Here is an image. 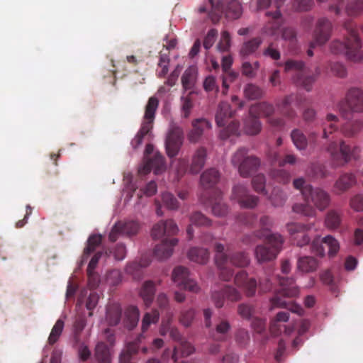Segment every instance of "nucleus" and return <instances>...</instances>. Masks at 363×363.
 Segmentation results:
<instances>
[{"instance_id": "f257e3e1", "label": "nucleus", "mask_w": 363, "mask_h": 363, "mask_svg": "<svg viewBox=\"0 0 363 363\" xmlns=\"http://www.w3.org/2000/svg\"><path fill=\"white\" fill-rule=\"evenodd\" d=\"M347 32L345 41L334 40L330 43V50L333 54H344L352 62L363 63V50L358 36L356 26L352 20H346L342 25Z\"/></svg>"}, {"instance_id": "f03ea898", "label": "nucleus", "mask_w": 363, "mask_h": 363, "mask_svg": "<svg viewBox=\"0 0 363 363\" xmlns=\"http://www.w3.org/2000/svg\"><path fill=\"white\" fill-rule=\"evenodd\" d=\"M303 199L306 203H295L292 210L296 213L310 218L316 216L315 208L323 211L330 206L331 201L330 194L320 187H307L303 190Z\"/></svg>"}, {"instance_id": "7ed1b4c3", "label": "nucleus", "mask_w": 363, "mask_h": 363, "mask_svg": "<svg viewBox=\"0 0 363 363\" xmlns=\"http://www.w3.org/2000/svg\"><path fill=\"white\" fill-rule=\"evenodd\" d=\"M280 290L271 299L270 310L274 308H286L291 312L301 315L303 309L294 302H286L284 298H294L299 294V289L295 284L294 279L288 277H279Z\"/></svg>"}, {"instance_id": "20e7f679", "label": "nucleus", "mask_w": 363, "mask_h": 363, "mask_svg": "<svg viewBox=\"0 0 363 363\" xmlns=\"http://www.w3.org/2000/svg\"><path fill=\"white\" fill-rule=\"evenodd\" d=\"M265 242L256 246L255 257L259 264L271 262L275 259L282 249L284 240L279 233L267 236Z\"/></svg>"}, {"instance_id": "39448f33", "label": "nucleus", "mask_w": 363, "mask_h": 363, "mask_svg": "<svg viewBox=\"0 0 363 363\" xmlns=\"http://www.w3.org/2000/svg\"><path fill=\"white\" fill-rule=\"evenodd\" d=\"M326 150L333 162L337 166H343L352 160H357L360 152L358 146H351L343 140H341L339 144L336 141L330 142Z\"/></svg>"}, {"instance_id": "423d86ee", "label": "nucleus", "mask_w": 363, "mask_h": 363, "mask_svg": "<svg viewBox=\"0 0 363 363\" xmlns=\"http://www.w3.org/2000/svg\"><path fill=\"white\" fill-rule=\"evenodd\" d=\"M231 163L238 169L240 175L245 178L255 173L261 164L257 157L248 155V149L246 147H240L233 154Z\"/></svg>"}, {"instance_id": "0eeeda50", "label": "nucleus", "mask_w": 363, "mask_h": 363, "mask_svg": "<svg viewBox=\"0 0 363 363\" xmlns=\"http://www.w3.org/2000/svg\"><path fill=\"white\" fill-rule=\"evenodd\" d=\"M159 106V100L155 96H152L148 99L145 106V115L141 127L131 141V145L133 149L138 148L143 142L145 136L151 133L153 128V123L155 116V112Z\"/></svg>"}, {"instance_id": "6e6552de", "label": "nucleus", "mask_w": 363, "mask_h": 363, "mask_svg": "<svg viewBox=\"0 0 363 363\" xmlns=\"http://www.w3.org/2000/svg\"><path fill=\"white\" fill-rule=\"evenodd\" d=\"M340 113L344 118H348L353 113L363 112V90L359 88L350 89L345 95V101L338 104Z\"/></svg>"}, {"instance_id": "1a4fd4ad", "label": "nucleus", "mask_w": 363, "mask_h": 363, "mask_svg": "<svg viewBox=\"0 0 363 363\" xmlns=\"http://www.w3.org/2000/svg\"><path fill=\"white\" fill-rule=\"evenodd\" d=\"M313 226V223L303 224L301 223H291L286 225L287 231L291 235L294 245L303 247L310 242L311 238L308 231Z\"/></svg>"}, {"instance_id": "9d476101", "label": "nucleus", "mask_w": 363, "mask_h": 363, "mask_svg": "<svg viewBox=\"0 0 363 363\" xmlns=\"http://www.w3.org/2000/svg\"><path fill=\"white\" fill-rule=\"evenodd\" d=\"M215 261L220 270L219 277L224 281H229L233 276V270L228 267V257L225 252V246L216 242L214 245Z\"/></svg>"}, {"instance_id": "9b49d317", "label": "nucleus", "mask_w": 363, "mask_h": 363, "mask_svg": "<svg viewBox=\"0 0 363 363\" xmlns=\"http://www.w3.org/2000/svg\"><path fill=\"white\" fill-rule=\"evenodd\" d=\"M333 23L327 18H320L315 24L313 33L312 45L318 43L320 46L324 45L330 38L333 32Z\"/></svg>"}, {"instance_id": "f8f14e48", "label": "nucleus", "mask_w": 363, "mask_h": 363, "mask_svg": "<svg viewBox=\"0 0 363 363\" xmlns=\"http://www.w3.org/2000/svg\"><path fill=\"white\" fill-rule=\"evenodd\" d=\"M325 245L328 248L330 257L335 256L339 251L340 245L336 239L331 235H328L323 239L320 237L315 238L311 243V251L316 255L323 257L325 255Z\"/></svg>"}, {"instance_id": "ddd939ff", "label": "nucleus", "mask_w": 363, "mask_h": 363, "mask_svg": "<svg viewBox=\"0 0 363 363\" xmlns=\"http://www.w3.org/2000/svg\"><path fill=\"white\" fill-rule=\"evenodd\" d=\"M172 280L179 287L191 292L197 293L199 291L197 283L189 277V272L184 267L179 266L174 268Z\"/></svg>"}, {"instance_id": "4468645a", "label": "nucleus", "mask_w": 363, "mask_h": 363, "mask_svg": "<svg viewBox=\"0 0 363 363\" xmlns=\"http://www.w3.org/2000/svg\"><path fill=\"white\" fill-rule=\"evenodd\" d=\"M231 198L245 208H254L259 202L258 196L250 194L247 187L241 184L233 187Z\"/></svg>"}, {"instance_id": "2eb2a0df", "label": "nucleus", "mask_w": 363, "mask_h": 363, "mask_svg": "<svg viewBox=\"0 0 363 363\" xmlns=\"http://www.w3.org/2000/svg\"><path fill=\"white\" fill-rule=\"evenodd\" d=\"M140 224L136 220L119 221L112 228L108 238L115 242L119 235L132 236L138 233Z\"/></svg>"}, {"instance_id": "dca6fc26", "label": "nucleus", "mask_w": 363, "mask_h": 363, "mask_svg": "<svg viewBox=\"0 0 363 363\" xmlns=\"http://www.w3.org/2000/svg\"><path fill=\"white\" fill-rule=\"evenodd\" d=\"M182 143V130L178 127L172 128L167 134L165 141V148L167 155L169 157H174L177 156Z\"/></svg>"}, {"instance_id": "f3484780", "label": "nucleus", "mask_w": 363, "mask_h": 363, "mask_svg": "<svg viewBox=\"0 0 363 363\" xmlns=\"http://www.w3.org/2000/svg\"><path fill=\"white\" fill-rule=\"evenodd\" d=\"M235 284L242 289L247 297H252L255 295L257 283L255 278L249 277L245 270L238 272L234 278Z\"/></svg>"}, {"instance_id": "a211bd4d", "label": "nucleus", "mask_w": 363, "mask_h": 363, "mask_svg": "<svg viewBox=\"0 0 363 363\" xmlns=\"http://www.w3.org/2000/svg\"><path fill=\"white\" fill-rule=\"evenodd\" d=\"M179 231L177 224L173 220H160L152 229V237L155 240L160 239L164 236L170 237L176 235Z\"/></svg>"}, {"instance_id": "6ab92c4d", "label": "nucleus", "mask_w": 363, "mask_h": 363, "mask_svg": "<svg viewBox=\"0 0 363 363\" xmlns=\"http://www.w3.org/2000/svg\"><path fill=\"white\" fill-rule=\"evenodd\" d=\"M320 73V68L319 67H316L313 74H306L304 71L303 73L294 74L293 76V81L297 86L302 87L306 91L309 92L313 89V86Z\"/></svg>"}, {"instance_id": "aec40b11", "label": "nucleus", "mask_w": 363, "mask_h": 363, "mask_svg": "<svg viewBox=\"0 0 363 363\" xmlns=\"http://www.w3.org/2000/svg\"><path fill=\"white\" fill-rule=\"evenodd\" d=\"M266 16L269 21L264 26L262 32L268 35L275 36L283 23L281 13L279 10H276L274 12L267 11Z\"/></svg>"}, {"instance_id": "412c9836", "label": "nucleus", "mask_w": 363, "mask_h": 363, "mask_svg": "<svg viewBox=\"0 0 363 363\" xmlns=\"http://www.w3.org/2000/svg\"><path fill=\"white\" fill-rule=\"evenodd\" d=\"M291 138L297 150L302 151L307 148L308 142L314 143L317 138V133L315 132L311 133L308 139L306 135L300 129H294L291 133Z\"/></svg>"}, {"instance_id": "4be33fe9", "label": "nucleus", "mask_w": 363, "mask_h": 363, "mask_svg": "<svg viewBox=\"0 0 363 363\" xmlns=\"http://www.w3.org/2000/svg\"><path fill=\"white\" fill-rule=\"evenodd\" d=\"M222 192L219 189H213L209 196V202L212 205V213L218 217H223L228 213V206L221 201Z\"/></svg>"}, {"instance_id": "5701e85b", "label": "nucleus", "mask_w": 363, "mask_h": 363, "mask_svg": "<svg viewBox=\"0 0 363 363\" xmlns=\"http://www.w3.org/2000/svg\"><path fill=\"white\" fill-rule=\"evenodd\" d=\"M178 243V239H164L162 242L157 245L154 249V255L159 259L169 258L173 253V249Z\"/></svg>"}, {"instance_id": "b1692460", "label": "nucleus", "mask_w": 363, "mask_h": 363, "mask_svg": "<svg viewBox=\"0 0 363 363\" xmlns=\"http://www.w3.org/2000/svg\"><path fill=\"white\" fill-rule=\"evenodd\" d=\"M211 128V123L206 118H197L192 121V129L188 134L191 143H197L201 138L204 130Z\"/></svg>"}, {"instance_id": "393cba45", "label": "nucleus", "mask_w": 363, "mask_h": 363, "mask_svg": "<svg viewBox=\"0 0 363 363\" xmlns=\"http://www.w3.org/2000/svg\"><path fill=\"white\" fill-rule=\"evenodd\" d=\"M235 111H233L230 105L226 101H221L218 106L216 113V122L218 126L224 127L228 120L234 116Z\"/></svg>"}, {"instance_id": "a878e982", "label": "nucleus", "mask_w": 363, "mask_h": 363, "mask_svg": "<svg viewBox=\"0 0 363 363\" xmlns=\"http://www.w3.org/2000/svg\"><path fill=\"white\" fill-rule=\"evenodd\" d=\"M207 157L206 148L201 146L194 152L191 157V162L189 166V171L191 174H198L205 165Z\"/></svg>"}, {"instance_id": "bb28decb", "label": "nucleus", "mask_w": 363, "mask_h": 363, "mask_svg": "<svg viewBox=\"0 0 363 363\" xmlns=\"http://www.w3.org/2000/svg\"><path fill=\"white\" fill-rule=\"evenodd\" d=\"M357 184L356 176L352 173H343L336 180L334 188L337 194L343 193Z\"/></svg>"}, {"instance_id": "cd10ccee", "label": "nucleus", "mask_w": 363, "mask_h": 363, "mask_svg": "<svg viewBox=\"0 0 363 363\" xmlns=\"http://www.w3.org/2000/svg\"><path fill=\"white\" fill-rule=\"evenodd\" d=\"M249 111L251 115L257 116L258 118L266 117L269 118L274 113V107L272 104L262 101L252 105Z\"/></svg>"}, {"instance_id": "c85d7f7f", "label": "nucleus", "mask_w": 363, "mask_h": 363, "mask_svg": "<svg viewBox=\"0 0 363 363\" xmlns=\"http://www.w3.org/2000/svg\"><path fill=\"white\" fill-rule=\"evenodd\" d=\"M273 226V218L267 215L262 216L259 218V228L255 233V235L259 239L267 238V236L272 234L271 231Z\"/></svg>"}, {"instance_id": "c756f323", "label": "nucleus", "mask_w": 363, "mask_h": 363, "mask_svg": "<svg viewBox=\"0 0 363 363\" xmlns=\"http://www.w3.org/2000/svg\"><path fill=\"white\" fill-rule=\"evenodd\" d=\"M197 69L194 66L189 67L182 76V84L184 91L194 89L197 79Z\"/></svg>"}, {"instance_id": "7c9ffc66", "label": "nucleus", "mask_w": 363, "mask_h": 363, "mask_svg": "<svg viewBox=\"0 0 363 363\" xmlns=\"http://www.w3.org/2000/svg\"><path fill=\"white\" fill-rule=\"evenodd\" d=\"M342 218V210L330 209L325 215V225L330 230H336L341 225Z\"/></svg>"}, {"instance_id": "2f4dec72", "label": "nucleus", "mask_w": 363, "mask_h": 363, "mask_svg": "<svg viewBox=\"0 0 363 363\" xmlns=\"http://www.w3.org/2000/svg\"><path fill=\"white\" fill-rule=\"evenodd\" d=\"M319 266L318 261L313 257L303 256L297 262V268L303 273H311L317 270Z\"/></svg>"}, {"instance_id": "473e14b6", "label": "nucleus", "mask_w": 363, "mask_h": 363, "mask_svg": "<svg viewBox=\"0 0 363 363\" xmlns=\"http://www.w3.org/2000/svg\"><path fill=\"white\" fill-rule=\"evenodd\" d=\"M225 252L228 257V263L230 265L237 267H245L250 264V259L245 252H238L231 254L228 249H225Z\"/></svg>"}, {"instance_id": "72a5a7b5", "label": "nucleus", "mask_w": 363, "mask_h": 363, "mask_svg": "<svg viewBox=\"0 0 363 363\" xmlns=\"http://www.w3.org/2000/svg\"><path fill=\"white\" fill-rule=\"evenodd\" d=\"M363 123L359 120H354L345 123L340 128L342 134L346 138H354L361 131Z\"/></svg>"}, {"instance_id": "f704fd0d", "label": "nucleus", "mask_w": 363, "mask_h": 363, "mask_svg": "<svg viewBox=\"0 0 363 363\" xmlns=\"http://www.w3.org/2000/svg\"><path fill=\"white\" fill-rule=\"evenodd\" d=\"M263 42L261 37H255L245 41L240 48V54L242 57L254 55Z\"/></svg>"}, {"instance_id": "c9c22d12", "label": "nucleus", "mask_w": 363, "mask_h": 363, "mask_svg": "<svg viewBox=\"0 0 363 363\" xmlns=\"http://www.w3.org/2000/svg\"><path fill=\"white\" fill-rule=\"evenodd\" d=\"M155 293V286L154 282L152 281H145L140 289V296L146 307H150L152 304Z\"/></svg>"}, {"instance_id": "e433bc0d", "label": "nucleus", "mask_w": 363, "mask_h": 363, "mask_svg": "<svg viewBox=\"0 0 363 363\" xmlns=\"http://www.w3.org/2000/svg\"><path fill=\"white\" fill-rule=\"evenodd\" d=\"M262 128V124L257 116L251 115L244 120L243 130L247 135H255L258 134Z\"/></svg>"}, {"instance_id": "4c0bfd02", "label": "nucleus", "mask_w": 363, "mask_h": 363, "mask_svg": "<svg viewBox=\"0 0 363 363\" xmlns=\"http://www.w3.org/2000/svg\"><path fill=\"white\" fill-rule=\"evenodd\" d=\"M220 179L219 172L215 168H210L202 173L201 184L206 189L213 188Z\"/></svg>"}, {"instance_id": "58836bf2", "label": "nucleus", "mask_w": 363, "mask_h": 363, "mask_svg": "<svg viewBox=\"0 0 363 363\" xmlns=\"http://www.w3.org/2000/svg\"><path fill=\"white\" fill-rule=\"evenodd\" d=\"M122 308L118 303H111L106 307V320L108 325H116L121 319Z\"/></svg>"}, {"instance_id": "ea45409f", "label": "nucleus", "mask_w": 363, "mask_h": 363, "mask_svg": "<svg viewBox=\"0 0 363 363\" xmlns=\"http://www.w3.org/2000/svg\"><path fill=\"white\" fill-rule=\"evenodd\" d=\"M140 312L136 306H130L125 311L123 323L129 330L133 329L139 321Z\"/></svg>"}, {"instance_id": "a19ab883", "label": "nucleus", "mask_w": 363, "mask_h": 363, "mask_svg": "<svg viewBox=\"0 0 363 363\" xmlns=\"http://www.w3.org/2000/svg\"><path fill=\"white\" fill-rule=\"evenodd\" d=\"M223 11L221 16L224 14L228 20L238 19L242 13L241 4L235 0L231 1L225 8L223 5Z\"/></svg>"}, {"instance_id": "79ce46f5", "label": "nucleus", "mask_w": 363, "mask_h": 363, "mask_svg": "<svg viewBox=\"0 0 363 363\" xmlns=\"http://www.w3.org/2000/svg\"><path fill=\"white\" fill-rule=\"evenodd\" d=\"M188 257L194 262L203 264L208 260L209 252L203 247H192L188 252Z\"/></svg>"}, {"instance_id": "37998d69", "label": "nucleus", "mask_w": 363, "mask_h": 363, "mask_svg": "<svg viewBox=\"0 0 363 363\" xmlns=\"http://www.w3.org/2000/svg\"><path fill=\"white\" fill-rule=\"evenodd\" d=\"M338 121L339 118L337 116L333 113L327 114L325 117V122L323 123V138H328L332 133L337 130L338 126L337 123Z\"/></svg>"}, {"instance_id": "c03bdc74", "label": "nucleus", "mask_w": 363, "mask_h": 363, "mask_svg": "<svg viewBox=\"0 0 363 363\" xmlns=\"http://www.w3.org/2000/svg\"><path fill=\"white\" fill-rule=\"evenodd\" d=\"M95 357L98 363H111V357L108 345L103 342H99L95 348Z\"/></svg>"}, {"instance_id": "a18cd8bd", "label": "nucleus", "mask_w": 363, "mask_h": 363, "mask_svg": "<svg viewBox=\"0 0 363 363\" xmlns=\"http://www.w3.org/2000/svg\"><path fill=\"white\" fill-rule=\"evenodd\" d=\"M231 328L230 323L226 319H220L215 328V339L223 341L226 339L227 334Z\"/></svg>"}, {"instance_id": "49530a36", "label": "nucleus", "mask_w": 363, "mask_h": 363, "mask_svg": "<svg viewBox=\"0 0 363 363\" xmlns=\"http://www.w3.org/2000/svg\"><path fill=\"white\" fill-rule=\"evenodd\" d=\"M243 92L245 96L249 100H257L261 99L264 94L262 88L252 83L246 84Z\"/></svg>"}, {"instance_id": "de8ad7c7", "label": "nucleus", "mask_w": 363, "mask_h": 363, "mask_svg": "<svg viewBox=\"0 0 363 363\" xmlns=\"http://www.w3.org/2000/svg\"><path fill=\"white\" fill-rule=\"evenodd\" d=\"M306 98L298 94H289L285 96L281 102L278 103L277 106L281 110L285 108L291 107V105L296 101V106H301L306 101Z\"/></svg>"}, {"instance_id": "09e8293b", "label": "nucleus", "mask_w": 363, "mask_h": 363, "mask_svg": "<svg viewBox=\"0 0 363 363\" xmlns=\"http://www.w3.org/2000/svg\"><path fill=\"white\" fill-rule=\"evenodd\" d=\"M208 3L211 5V11L208 13V16L213 23H217L221 18V14L223 11V0H219L216 3L214 2V0H208Z\"/></svg>"}, {"instance_id": "8fccbe9b", "label": "nucleus", "mask_w": 363, "mask_h": 363, "mask_svg": "<svg viewBox=\"0 0 363 363\" xmlns=\"http://www.w3.org/2000/svg\"><path fill=\"white\" fill-rule=\"evenodd\" d=\"M305 65L302 60L289 59L284 63V72H294L295 74H298L304 72Z\"/></svg>"}, {"instance_id": "3c124183", "label": "nucleus", "mask_w": 363, "mask_h": 363, "mask_svg": "<svg viewBox=\"0 0 363 363\" xmlns=\"http://www.w3.org/2000/svg\"><path fill=\"white\" fill-rule=\"evenodd\" d=\"M289 318V313L286 311L279 312L270 324V331L274 335H278L281 333L279 323L287 322Z\"/></svg>"}, {"instance_id": "603ef678", "label": "nucleus", "mask_w": 363, "mask_h": 363, "mask_svg": "<svg viewBox=\"0 0 363 363\" xmlns=\"http://www.w3.org/2000/svg\"><path fill=\"white\" fill-rule=\"evenodd\" d=\"M269 199L274 206L281 207L286 201L287 195L281 189L276 187L274 188Z\"/></svg>"}, {"instance_id": "864d4df0", "label": "nucleus", "mask_w": 363, "mask_h": 363, "mask_svg": "<svg viewBox=\"0 0 363 363\" xmlns=\"http://www.w3.org/2000/svg\"><path fill=\"white\" fill-rule=\"evenodd\" d=\"M160 318L159 311L153 309L151 312L146 313L142 320V331H147L151 324H155L158 322Z\"/></svg>"}, {"instance_id": "5fc2aeb1", "label": "nucleus", "mask_w": 363, "mask_h": 363, "mask_svg": "<svg viewBox=\"0 0 363 363\" xmlns=\"http://www.w3.org/2000/svg\"><path fill=\"white\" fill-rule=\"evenodd\" d=\"M345 11L349 16H358L363 12V0H351L347 3Z\"/></svg>"}, {"instance_id": "6e6d98bb", "label": "nucleus", "mask_w": 363, "mask_h": 363, "mask_svg": "<svg viewBox=\"0 0 363 363\" xmlns=\"http://www.w3.org/2000/svg\"><path fill=\"white\" fill-rule=\"evenodd\" d=\"M169 57L168 53L160 52V59L158 62V69L157 70V76L160 78H163L168 73Z\"/></svg>"}, {"instance_id": "4d7b16f0", "label": "nucleus", "mask_w": 363, "mask_h": 363, "mask_svg": "<svg viewBox=\"0 0 363 363\" xmlns=\"http://www.w3.org/2000/svg\"><path fill=\"white\" fill-rule=\"evenodd\" d=\"M147 161L156 174L163 171L165 168L164 158L159 152H156L151 158H149Z\"/></svg>"}, {"instance_id": "13d9d810", "label": "nucleus", "mask_w": 363, "mask_h": 363, "mask_svg": "<svg viewBox=\"0 0 363 363\" xmlns=\"http://www.w3.org/2000/svg\"><path fill=\"white\" fill-rule=\"evenodd\" d=\"M64 321L58 319L52 327L48 342L50 345H54L60 338L64 328Z\"/></svg>"}, {"instance_id": "bf43d9fd", "label": "nucleus", "mask_w": 363, "mask_h": 363, "mask_svg": "<svg viewBox=\"0 0 363 363\" xmlns=\"http://www.w3.org/2000/svg\"><path fill=\"white\" fill-rule=\"evenodd\" d=\"M193 91H189L186 96L181 97L182 101V113L184 118H186L190 116L191 109L194 106L191 94Z\"/></svg>"}, {"instance_id": "052dcab7", "label": "nucleus", "mask_w": 363, "mask_h": 363, "mask_svg": "<svg viewBox=\"0 0 363 363\" xmlns=\"http://www.w3.org/2000/svg\"><path fill=\"white\" fill-rule=\"evenodd\" d=\"M270 174L272 179L280 184H286L290 182L291 174L285 169H274Z\"/></svg>"}, {"instance_id": "680f3d73", "label": "nucleus", "mask_w": 363, "mask_h": 363, "mask_svg": "<svg viewBox=\"0 0 363 363\" xmlns=\"http://www.w3.org/2000/svg\"><path fill=\"white\" fill-rule=\"evenodd\" d=\"M252 184L256 192L263 195L267 194L265 189L266 179L264 174H259L254 177L252 180Z\"/></svg>"}, {"instance_id": "e2e57ef3", "label": "nucleus", "mask_w": 363, "mask_h": 363, "mask_svg": "<svg viewBox=\"0 0 363 363\" xmlns=\"http://www.w3.org/2000/svg\"><path fill=\"white\" fill-rule=\"evenodd\" d=\"M225 298L232 302H237L241 300V293L235 287L230 285H224L223 286Z\"/></svg>"}, {"instance_id": "0e129e2a", "label": "nucleus", "mask_w": 363, "mask_h": 363, "mask_svg": "<svg viewBox=\"0 0 363 363\" xmlns=\"http://www.w3.org/2000/svg\"><path fill=\"white\" fill-rule=\"evenodd\" d=\"M195 310L189 308L187 310H182L180 313L179 320V323L184 327H189L194 319Z\"/></svg>"}, {"instance_id": "69168bd1", "label": "nucleus", "mask_w": 363, "mask_h": 363, "mask_svg": "<svg viewBox=\"0 0 363 363\" xmlns=\"http://www.w3.org/2000/svg\"><path fill=\"white\" fill-rule=\"evenodd\" d=\"M102 240V238L99 235H91L87 241V246L84 250V256H89L93 252L96 247L99 246Z\"/></svg>"}, {"instance_id": "338daca9", "label": "nucleus", "mask_w": 363, "mask_h": 363, "mask_svg": "<svg viewBox=\"0 0 363 363\" xmlns=\"http://www.w3.org/2000/svg\"><path fill=\"white\" fill-rule=\"evenodd\" d=\"M259 67V62L256 61L253 64L249 62H245L242 65V74L248 77L253 78L256 75V72Z\"/></svg>"}, {"instance_id": "774afa93", "label": "nucleus", "mask_w": 363, "mask_h": 363, "mask_svg": "<svg viewBox=\"0 0 363 363\" xmlns=\"http://www.w3.org/2000/svg\"><path fill=\"white\" fill-rule=\"evenodd\" d=\"M255 309L252 305L241 303L238 306V313L242 318L250 320L253 318Z\"/></svg>"}]
</instances>
